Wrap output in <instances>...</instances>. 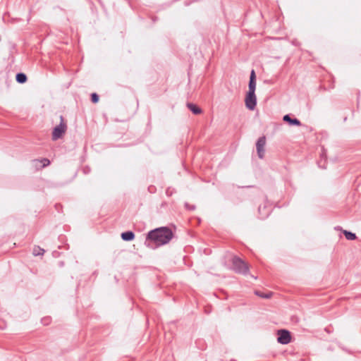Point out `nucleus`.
<instances>
[{"label":"nucleus","mask_w":361,"mask_h":361,"mask_svg":"<svg viewBox=\"0 0 361 361\" xmlns=\"http://www.w3.org/2000/svg\"><path fill=\"white\" fill-rule=\"evenodd\" d=\"M271 212V207L268 202H265L263 204H260L258 207L259 218L264 219L267 218Z\"/></svg>","instance_id":"7"},{"label":"nucleus","mask_w":361,"mask_h":361,"mask_svg":"<svg viewBox=\"0 0 361 361\" xmlns=\"http://www.w3.org/2000/svg\"><path fill=\"white\" fill-rule=\"evenodd\" d=\"M322 160L321 159L320 161H318V165L320 168H322V169H326V166L324 165H322Z\"/></svg>","instance_id":"23"},{"label":"nucleus","mask_w":361,"mask_h":361,"mask_svg":"<svg viewBox=\"0 0 361 361\" xmlns=\"http://www.w3.org/2000/svg\"><path fill=\"white\" fill-rule=\"evenodd\" d=\"M32 166L36 169V170H40V169H42V167H41V164H37L35 162V159H33L32 161Z\"/></svg>","instance_id":"20"},{"label":"nucleus","mask_w":361,"mask_h":361,"mask_svg":"<svg viewBox=\"0 0 361 361\" xmlns=\"http://www.w3.org/2000/svg\"><path fill=\"white\" fill-rule=\"evenodd\" d=\"M185 207L186 209L190 210V211H193L196 209L195 205L190 204L188 202L185 203Z\"/></svg>","instance_id":"19"},{"label":"nucleus","mask_w":361,"mask_h":361,"mask_svg":"<svg viewBox=\"0 0 361 361\" xmlns=\"http://www.w3.org/2000/svg\"><path fill=\"white\" fill-rule=\"evenodd\" d=\"M44 253V250L42 249L39 246H35L33 249V255L35 256L43 255Z\"/></svg>","instance_id":"15"},{"label":"nucleus","mask_w":361,"mask_h":361,"mask_svg":"<svg viewBox=\"0 0 361 361\" xmlns=\"http://www.w3.org/2000/svg\"><path fill=\"white\" fill-rule=\"evenodd\" d=\"M283 121L288 123L290 126H300L302 123L300 121L296 118H291L289 114H286L283 117Z\"/></svg>","instance_id":"9"},{"label":"nucleus","mask_w":361,"mask_h":361,"mask_svg":"<svg viewBox=\"0 0 361 361\" xmlns=\"http://www.w3.org/2000/svg\"><path fill=\"white\" fill-rule=\"evenodd\" d=\"M83 171L85 173H88L90 171V168L86 166L85 168H84Z\"/></svg>","instance_id":"22"},{"label":"nucleus","mask_w":361,"mask_h":361,"mask_svg":"<svg viewBox=\"0 0 361 361\" xmlns=\"http://www.w3.org/2000/svg\"><path fill=\"white\" fill-rule=\"evenodd\" d=\"M90 99L92 103L96 104L99 102V97L97 93L93 92L90 95Z\"/></svg>","instance_id":"17"},{"label":"nucleus","mask_w":361,"mask_h":361,"mask_svg":"<svg viewBox=\"0 0 361 361\" xmlns=\"http://www.w3.org/2000/svg\"><path fill=\"white\" fill-rule=\"evenodd\" d=\"M277 341L281 344H288L291 341L290 332L286 329H279L277 331Z\"/></svg>","instance_id":"4"},{"label":"nucleus","mask_w":361,"mask_h":361,"mask_svg":"<svg viewBox=\"0 0 361 361\" xmlns=\"http://www.w3.org/2000/svg\"><path fill=\"white\" fill-rule=\"evenodd\" d=\"M343 234L345 238L348 240H354L357 238L355 233L348 231H343Z\"/></svg>","instance_id":"14"},{"label":"nucleus","mask_w":361,"mask_h":361,"mask_svg":"<svg viewBox=\"0 0 361 361\" xmlns=\"http://www.w3.org/2000/svg\"><path fill=\"white\" fill-rule=\"evenodd\" d=\"M232 269L239 274L246 276L250 272L249 265L237 255H233L231 258Z\"/></svg>","instance_id":"2"},{"label":"nucleus","mask_w":361,"mask_h":361,"mask_svg":"<svg viewBox=\"0 0 361 361\" xmlns=\"http://www.w3.org/2000/svg\"><path fill=\"white\" fill-rule=\"evenodd\" d=\"M255 293L262 298H270L272 295V293H271V292H269L268 293H263L259 290H256L255 292Z\"/></svg>","instance_id":"16"},{"label":"nucleus","mask_w":361,"mask_h":361,"mask_svg":"<svg viewBox=\"0 0 361 361\" xmlns=\"http://www.w3.org/2000/svg\"><path fill=\"white\" fill-rule=\"evenodd\" d=\"M35 162L37 164H41L42 169L48 166L50 164V160L47 158L36 159Z\"/></svg>","instance_id":"13"},{"label":"nucleus","mask_w":361,"mask_h":361,"mask_svg":"<svg viewBox=\"0 0 361 361\" xmlns=\"http://www.w3.org/2000/svg\"><path fill=\"white\" fill-rule=\"evenodd\" d=\"M266 137L264 135L258 138L256 142V149L259 159H263L265 154Z\"/></svg>","instance_id":"6"},{"label":"nucleus","mask_w":361,"mask_h":361,"mask_svg":"<svg viewBox=\"0 0 361 361\" xmlns=\"http://www.w3.org/2000/svg\"><path fill=\"white\" fill-rule=\"evenodd\" d=\"M251 277H252V278H253V279H257V277H255V276H253V275H251Z\"/></svg>","instance_id":"24"},{"label":"nucleus","mask_w":361,"mask_h":361,"mask_svg":"<svg viewBox=\"0 0 361 361\" xmlns=\"http://www.w3.org/2000/svg\"><path fill=\"white\" fill-rule=\"evenodd\" d=\"M51 322V319L49 317H44L42 319V322L44 325H48Z\"/></svg>","instance_id":"21"},{"label":"nucleus","mask_w":361,"mask_h":361,"mask_svg":"<svg viewBox=\"0 0 361 361\" xmlns=\"http://www.w3.org/2000/svg\"><path fill=\"white\" fill-rule=\"evenodd\" d=\"M121 236L124 241H132L135 237V233L131 231L123 232Z\"/></svg>","instance_id":"10"},{"label":"nucleus","mask_w":361,"mask_h":361,"mask_svg":"<svg viewBox=\"0 0 361 361\" xmlns=\"http://www.w3.org/2000/svg\"><path fill=\"white\" fill-rule=\"evenodd\" d=\"M187 107L194 114L198 115L202 113V109L196 104L190 102L187 103Z\"/></svg>","instance_id":"11"},{"label":"nucleus","mask_w":361,"mask_h":361,"mask_svg":"<svg viewBox=\"0 0 361 361\" xmlns=\"http://www.w3.org/2000/svg\"><path fill=\"white\" fill-rule=\"evenodd\" d=\"M245 106L249 110H254L257 105L255 92H247L245 96Z\"/></svg>","instance_id":"5"},{"label":"nucleus","mask_w":361,"mask_h":361,"mask_svg":"<svg viewBox=\"0 0 361 361\" xmlns=\"http://www.w3.org/2000/svg\"><path fill=\"white\" fill-rule=\"evenodd\" d=\"M248 92H255L256 89V73L254 69L250 72V80L248 84Z\"/></svg>","instance_id":"8"},{"label":"nucleus","mask_w":361,"mask_h":361,"mask_svg":"<svg viewBox=\"0 0 361 361\" xmlns=\"http://www.w3.org/2000/svg\"><path fill=\"white\" fill-rule=\"evenodd\" d=\"M173 236L174 234L170 228L161 226L148 232L145 245L148 247L153 248L151 245L153 243L156 247H158L169 243Z\"/></svg>","instance_id":"1"},{"label":"nucleus","mask_w":361,"mask_h":361,"mask_svg":"<svg viewBox=\"0 0 361 361\" xmlns=\"http://www.w3.org/2000/svg\"><path fill=\"white\" fill-rule=\"evenodd\" d=\"M176 192V190L172 187H169L166 190V195L168 197L172 196Z\"/></svg>","instance_id":"18"},{"label":"nucleus","mask_w":361,"mask_h":361,"mask_svg":"<svg viewBox=\"0 0 361 361\" xmlns=\"http://www.w3.org/2000/svg\"><path fill=\"white\" fill-rule=\"evenodd\" d=\"M61 122L60 123L54 128L51 139L54 141H56L59 139H60L63 135L66 133V130L67 129V125L66 123H64L63 117L61 116Z\"/></svg>","instance_id":"3"},{"label":"nucleus","mask_w":361,"mask_h":361,"mask_svg":"<svg viewBox=\"0 0 361 361\" xmlns=\"http://www.w3.org/2000/svg\"><path fill=\"white\" fill-rule=\"evenodd\" d=\"M16 80L20 84H23L27 82V77L24 73H18L16 75Z\"/></svg>","instance_id":"12"}]
</instances>
